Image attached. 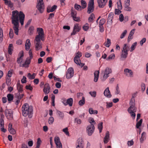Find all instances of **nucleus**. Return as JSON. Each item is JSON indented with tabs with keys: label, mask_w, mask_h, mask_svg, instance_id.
I'll return each mask as SVG.
<instances>
[{
	"label": "nucleus",
	"mask_w": 148,
	"mask_h": 148,
	"mask_svg": "<svg viewBox=\"0 0 148 148\" xmlns=\"http://www.w3.org/2000/svg\"><path fill=\"white\" fill-rule=\"evenodd\" d=\"M25 16L24 14L21 11L19 12L17 10H15L12 12V23L13 25V28L16 35H18L19 20L21 25H23Z\"/></svg>",
	"instance_id": "f257e3e1"
},
{
	"label": "nucleus",
	"mask_w": 148,
	"mask_h": 148,
	"mask_svg": "<svg viewBox=\"0 0 148 148\" xmlns=\"http://www.w3.org/2000/svg\"><path fill=\"white\" fill-rule=\"evenodd\" d=\"M22 113L23 116L26 117L28 116L29 118L32 117L33 109L32 106H29L28 104L25 103L24 104L21 108Z\"/></svg>",
	"instance_id": "f03ea898"
},
{
	"label": "nucleus",
	"mask_w": 148,
	"mask_h": 148,
	"mask_svg": "<svg viewBox=\"0 0 148 148\" xmlns=\"http://www.w3.org/2000/svg\"><path fill=\"white\" fill-rule=\"evenodd\" d=\"M37 31L38 32V34L36 35L35 37V42H41V40L44 41L45 40V34L43 29L41 28H37Z\"/></svg>",
	"instance_id": "7ed1b4c3"
},
{
	"label": "nucleus",
	"mask_w": 148,
	"mask_h": 148,
	"mask_svg": "<svg viewBox=\"0 0 148 148\" xmlns=\"http://www.w3.org/2000/svg\"><path fill=\"white\" fill-rule=\"evenodd\" d=\"M37 2L38 3L36 8L40 13H42L44 12L45 9L43 0H38Z\"/></svg>",
	"instance_id": "20e7f679"
},
{
	"label": "nucleus",
	"mask_w": 148,
	"mask_h": 148,
	"mask_svg": "<svg viewBox=\"0 0 148 148\" xmlns=\"http://www.w3.org/2000/svg\"><path fill=\"white\" fill-rule=\"evenodd\" d=\"M94 8V0H90L88 5L87 13L89 14L92 12Z\"/></svg>",
	"instance_id": "39448f33"
},
{
	"label": "nucleus",
	"mask_w": 148,
	"mask_h": 148,
	"mask_svg": "<svg viewBox=\"0 0 148 148\" xmlns=\"http://www.w3.org/2000/svg\"><path fill=\"white\" fill-rule=\"evenodd\" d=\"M112 72L111 69L108 67H107L104 73V71H103L101 73V74H103V75L102 81H105L109 77L108 75L111 73Z\"/></svg>",
	"instance_id": "423d86ee"
},
{
	"label": "nucleus",
	"mask_w": 148,
	"mask_h": 148,
	"mask_svg": "<svg viewBox=\"0 0 148 148\" xmlns=\"http://www.w3.org/2000/svg\"><path fill=\"white\" fill-rule=\"evenodd\" d=\"M95 129V127L93 124H90L88 125L86 127V132L88 135L91 136L93 133Z\"/></svg>",
	"instance_id": "0eeeda50"
},
{
	"label": "nucleus",
	"mask_w": 148,
	"mask_h": 148,
	"mask_svg": "<svg viewBox=\"0 0 148 148\" xmlns=\"http://www.w3.org/2000/svg\"><path fill=\"white\" fill-rule=\"evenodd\" d=\"M5 114L7 118L9 120L13 119V111L11 109H6L4 111Z\"/></svg>",
	"instance_id": "6e6552de"
},
{
	"label": "nucleus",
	"mask_w": 148,
	"mask_h": 148,
	"mask_svg": "<svg viewBox=\"0 0 148 148\" xmlns=\"http://www.w3.org/2000/svg\"><path fill=\"white\" fill-rule=\"evenodd\" d=\"M74 75L73 69L72 68H69L66 72V77L67 79H69L73 77Z\"/></svg>",
	"instance_id": "1a4fd4ad"
},
{
	"label": "nucleus",
	"mask_w": 148,
	"mask_h": 148,
	"mask_svg": "<svg viewBox=\"0 0 148 148\" xmlns=\"http://www.w3.org/2000/svg\"><path fill=\"white\" fill-rule=\"evenodd\" d=\"M81 28V27L79 26L78 24L77 23L75 24L73 28V31L71 33V35H73L75 34L77 32H79L80 31Z\"/></svg>",
	"instance_id": "9d476101"
},
{
	"label": "nucleus",
	"mask_w": 148,
	"mask_h": 148,
	"mask_svg": "<svg viewBox=\"0 0 148 148\" xmlns=\"http://www.w3.org/2000/svg\"><path fill=\"white\" fill-rule=\"evenodd\" d=\"M50 87L48 83L45 84L44 86L43 91L45 95L48 94L50 92Z\"/></svg>",
	"instance_id": "9b49d317"
},
{
	"label": "nucleus",
	"mask_w": 148,
	"mask_h": 148,
	"mask_svg": "<svg viewBox=\"0 0 148 148\" xmlns=\"http://www.w3.org/2000/svg\"><path fill=\"white\" fill-rule=\"evenodd\" d=\"M76 145V148H83V141L82 138H79L77 139Z\"/></svg>",
	"instance_id": "f8f14e48"
},
{
	"label": "nucleus",
	"mask_w": 148,
	"mask_h": 148,
	"mask_svg": "<svg viewBox=\"0 0 148 148\" xmlns=\"http://www.w3.org/2000/svg\"><path fill=\"white\" fill-rule=\"evenodd\" d=\"M55 143L57 148H62V145L60 141V138L58 137H55L54 138Z\"/></svg>",
	"instance_id": "ddd939ff"
},
{
	"label": "nucleus",
	"mask_w": 148,
	"mask_h": 148,
	"mask_svg": "<svg viewBox=\"0 0 148 148\" xmlns=\"http://www.w3.org/2000/svg\"><path fill=\"white\" fill-rule=\"evenodd\" d=\"M124 74L126 76L132 77L133 75V73L132 70L128 69H125L124 70Z\"/></svg>",
	"instance_id": "4468645a"
},
{
	"label": "nucleus",
	"mask_w": 148,
	"mask_h": 148,
	"mask_svg": "<svg viewBox=\"0 0 148 148\" xmlns=\"http://www.w3.org/2000/svg\"><path fill=\"white\" fill-rule=\"evenodd\" d=\"M99 8H103L106 4L107 0H97Z\"/></svg>",
	"instance_id": "2eb2a0df"
},
{
	"label": "nucleus",
	"mask_w": 148,
	"mask_h": 148,
	"mask_svg": "<svg viewBox=\"0 0 148 148\" xmlns=\"http://www.w3.org/2000/svg\"><path fill=\"white\" fill-rule=\"evenodd\" d=\"M30 59H29V57L27 58L26 59L24 63L22 64L21 65H20V66L25 68L28 67L29 66V65L30 64Z\"/></svg>",
	"instance_id": "dca6fc26"
},
{
	"label": "nucleus",
	"mask_w": 148,
	"mask_h": 148,
	"mask_svg": "<svg viewBox=\"0 0 148 148\" xmlns=\"http://www.w3.org/2000/svg\"><path fill=\"white\" fill-rule=\"evenodd\" d=\"M34 43L35 44L36 49L37 51L41 49L42 48V43L41 42H35Z\"/></svg>",
	"instance_id": "f3484780"
},
{
	"label": "nucleus",
	"mask_w": 148,
	"mask_h": 148,
	"mask_svg": "<svg viewBox=\"0 0 148 148\" xmlns=\"http://www.w3.org/2000/svg\"><path fill=\"white\" fill-rule=\"evenodd\" d=\"M74 62L76 64L79 65L81 67L83 66L84 65V64L82 63L81 62V61L80 60L79 58H77L76 57H75V58H74Z\"/></svg>",
	"instance_id": "a211bd4d"
},
{
	"label": "nucleus",
	"mask_w": 148,
	"mask_h": 148,
	"mask_svg": "<svg viewBox=\"0 0 148 148\" xmlns=\"http://www.w3.org/2000/svg\"><path fill=\"white\" fill-rule=\"evenodd\" d=\"M103 94L104 95L108 98H110L112 96L109 90V87H107L104 90Z\"/></svg>",
	"instance_id": "6ab92c4d"
},
{
	"label": "nucleus",
	"mask_w": 148,
	"mask_h": 148,
	"mask_svg": "<svg viewBox=\"0 0 148 148\" xmlns=\"http://www.w3.org/2000/svg\"><path fill=\"white\" fill-rule=\"evenodd\" d=\"M110 140V134L108 131H107L106 133V135L105 136L103 142L105 144L107 143Z\"/></svg>",
	"instance_id": "aec40b11"
},
{
	"label": "nucleus",
	"mask_w": 148,
	"mask_h": 148,
	"mask_svg": "<svg viewBox=\"0 0 148 148\" xmlns=\"http://www.w3.org/2000/svg\"><path fill=\"white\" fill-rule=\"evenodd\" d=\"M31 44L29 39H27L26 40V42L25 44V49L28 51V50L31 47Z\"/></svg>",
	"instance_id": "412c9836"
},
{
	"label": "nucleus",
	"mask_w": 148,
	"mask_h": 148,
	"mask_svg": "<svg viewBox=\"0 0 148 148\" xmlns=\"http://www.w3.org/2000/svg\"><path fill=\"white\" fill-rule=\"evenodd\" d=\"M19 54H20V57L17 58V62L18 64H21L23 60V57L24 56L23 51H21L20 53Z\"/></svg>",
	"instance_id": "4be33fe9"
},
{
	"label": "nucleus",
	"mask_w": 148,
	"mask_h": 148,
	"mask_svg": "<svg viewBox=\"0 0 148 148\" xmlns=\"http://www.w3.org/2000/svg\"><path fill=\"white\" fill-rule=\"evenodd\" d=\"M99 71H95L94 73V82H97L98 80L99 75Z\"/></svg>",
	"instance_id": "5701e85b"
},
{
	"label": "nucleus",
	"mask_w": 148,
	"mask_h": 148,
	"mask_svg": "<svg viewBox=\"0 0 148 148\" xmlns=\"http://www.w3.org/2000/svg\"><path fill=\"white\" fill-rule=\"evenodd\" d=\"M57 6L54 5L51 8L50 7H48L47 8V12H53L57 8Z\"/></svg>",
	"instance_id": "b1692460"
},
{
	"label": "nucleus",
	"mask_w": 148,
	"mask_h": 148,
	"mask_svg": "<svg viewBox=\"0 0 148 148\" xmlns=\"http://www.w3.org/2000/svg\"><path fill=\"white\" fill-rule=\"evenodd\" d=\"M128 55L127 52L126 51H122V53L121 55V60H123V58H125Z\"/></svg>",
	"instance_id": "393cba45"
},
{
	"label": "nucleus",
	"mask_w": 148,
	"mask_h": 148,
	"mask_svg": "<svg viewBox=\"0 0 148 148\" xmlns=\"http://www.w3.org/2000/svg\"><path fill=\"white\" fill-rule=\"evenodd\" d=\"M23 86L21 85L19 83H18L17 84V88L18 92H23Z\"/></svg>",
	"instance_id": "a878e982"
},
{
	"label": "nucleus",
	"mask_w": 148,
	"mask_h": 148,
	"mask_svg": "<svg viewBox=\"0 0 148 148\" xmlns=\"http://www.w3.org/2000/svg\"><path fill=\"white\" fill-rule=\"evenodd\" d=\"M34 30V27L33 26H31L29 28L28 33L29 34L31 35L33 34Z\"/></svg>",
	"instance_id": "bb28decb"
},
{
	"label": "nucleus",
	"mask_w": 148,
	"mask_h": 148,
	"mask_svg": "<svg viewBox=\"0 0 148 148\" xmlns=\"http://www.w3.org/2000/svg\"><path fill=\"white\" fill-rule=\"evenodd\" d=\"M114 15V14L112 12H111L109 14L107 19L108 22H112Z\"/></svg>",
	"instance_id": "cd10ccee"
},
{
	"label": "nucleus",
	"mask_w": 148,
	"mask_h": 148,
	"mask_svg": "<svg viewBox=\"0 0 148 148\" xmlns=\"http://www.w3.org/2000/svg\"><path fill=\"white\" fill-rule=\"evenodd\" d=\"M146 133L143 132L141 134V137L140 138V140L141 143H142L144 140L146 138Z\"/></svg>",
	"instance_id": "c85d7f7f"
},
{
	"label": "nucleus",
	"mask_w": 148,
	"mask_h": 148,
	"mask_svg": "<svg viewBox=\"0 0 148 148\" xmlns=\"http://www.w3.org/2000/svg\"><path fill=\"white\" fill-rule=\"evenodd\" d=\"M130 4L127 5H125L124 8H125V11L130 12L132 10V8L130 7Z\"/></svg>",
	"instance_id": "c756f323"
},
{
	"label": "nucleus",
	"mask_w": 148,
	"mask_h": 148,
	"mask_svg": "<svg viewBox=\"0 0 148 148\" xmlns=\"http://www.w3.org/2000/svg\"><path fill=\"white\" fill-rule=\"evenodd\" d=\"M95 18V15L93 13H92L90 14V16L88 18V21L90 22H92L94 19Z\"/></svg>",
	"instance_id": "7c9ffc66"
},
{
	"label": "nucleus",
	"mask_w": 148,
	"mask_h": 148,
	"mask_svg": "<svg viewBox=\"0 0 148 148\" xmlns=\"http://www.w3.org/2000/svg\"><path fill=\"white\" fill-rule=\"evenodd\" d=\"M13 50V45L12 44H9L8 48V52L9 54L11 55L12 54V51Z\"/></svg>",
	"instance_id": "2f4dec72"
},
{
	"label": "nucleus",
	"mask_w": 148,
	"mask_h": 148,
	"mask_svg": "<svg viewBox=\"0 0 148 148\" xmlns=\"http://www.w3.org/2000/svg\"><path fill=\"white\" fill-rule=\"evenodd\" d=\"M67 104H69L70 106H72L73 103V99L72 98H70L67 99Z\"/></svg>",
	"instance_id": "473e14b6"
},
{
	"label": "nucleus",
	"mask_w": 148,
	"mask_h": 148,
	"mask_svg": "<svg viewBox=\"0 0 148 148\" xmlns=\"http://www.w3.org/2000/svg\"><path fill=\"white\" fill-rule=\"evenodd\" d=\"M111 44V42L110 40L109 39H107V41L106 42H105L104 43V44L105 46L106 47H109Z\"/></svg>",
	"instance_id": "72a5a7b5"
},
{
	"label": "nucleus",
	"mask_w": 148,
	"mask_h": 148,
	"mask_svg": "<svg viewBox=\"0 0 148 148\" xmlns=\"http://www.w3.org/2000/svg\"><path fill=\"white\" fill-rule=\"evenodd\" d=\"M81 3L82 5V8L83 9L85 8L86 7V2L84 0H81Z\"/></svg>",
	"instance_id": "f704fd0d"
},
{
	"label": "nucleus",
	"mask_w": 148,
	"mask_h": 148,
	"mask_svg": "<svg viewBox=\"0 0 148 148\" xmlns=\"http://www.w3.org/2000/svg\"><path fill=\"white\" fill-rule=\"evenodd\" d=\"M7 97L8 101H11L14 98L13 95L11 94H8L7 95Z\"/></svg>",
	"instance_id": "c9c22d12"
},
{
	"label": "nucleus",
	"mask_w": 148,
	"mask_h": 148,
	"mask_svg": "<svg viewBox=\"0 0 148 148\" xmlns=\"http://www.w3.org/2000/svg\"><path fill=\"white\" fill-rule=\"evenodd\" d=\"M89 112L90 114H97L98 111L97 110H93L92 108H90L89 109Z\"/></svg>",
	"instance_id": "e433bc0d"
},
{
	"label": "nucleus",
	"mask_w": 148,
	"mask_h": 148,
	"mask_svg": "<svg viewBox=\"0 0 148 148\" xmlns=\"http://www.w3.org/2000/svg\"><path fill=\"white\" fill-rule=\"evenodd\" d=\"M3 39V31L2 29L0 27V43H1Z\"/></svg>",
	"instance_id": "4c0bfd02"
},
{
	"label": "nucleus",
	"mask_w": 148,
	"mask_h": 148,
	"mask_svg": "<svg viewBox=\"0 0 148 148\" xmlns=\"http://www.w3.org/2000/svg\"><path fill=\"white\" fill-rule=\"evenodd\" d=\"M85 103V98L84 97H82V99L79 102V106H82Z\"/></svg>",
	"instance_id": "58836bf2"
},
{
	"label": "nucleus",
	"mask_w": 148,
	"mask_h": 148,
	"mask_svg": "<svg viewBox=\"0 0 148 148\" xmlns=\"http://www.w3.org/2000/svg\"><path fill=\"white\" fill-rule=\"evenodd\" d=\"M134 98V97L133 96L132 97L131 99L130 102V106L135 105V101Z\"/></svg>",
	"instance_id": "ea45409f"
},
{
	"label": "nucleus",
	"mask_w": 148,
	"mask_h": 148,
	"mask_svg": "<svg viewBox=\"0 0 148 148\" xmlns=\"http://www.w3.org/2000/svg\"><path fill=\"white\" fill-rule=\"evenodd\" d=\"M57 114L62 119L64 117V114L63 112H62L59 111L57 110Z\"/></svg>",
	"instance_id": "a19ab883"
},
{
	"label": "nucleus",
	"mask_w": 148,
	"mask_h": 148,
	"mask_svg": "<svg viewBox=\"0 0 148 148\" xmlns=\"http://www.w3.org/2000/svg\"><path fill=\"white\" fill-rule=\"evenodd\" d=\"M6 5H8V6L11 8L13 7V5L12 3L10 1H8L6 3H5Z\"/></svg>",
	"instance_id": "79ce46f5"
},
{
	"label": "nucleus",
	"mask_w": 148,
	"mask_h": 148,
	"mask_svg": "<svg viewBox=\"0 0 148 148\" xmlns=\"http://www.w3.org/2000/svg\"><path fill=\"white\" fill-rule=\"evenodd\" d=\"M142 122H143V119H141L138 122L136 123V127L137 128H138L141 125V124L142 123Z\"/></svg>",
	"instance_id": "37998d69"
},
{
	"label": "nucleus",
	"mask_w": 148,
	"mask_h": 148,
	"mask_svg": "<svg viewBox=\"0 0 148 148\" xmlns=\"http://www.w3.org/2000/svg\"><path fill=\"white\" fill-rule=\"evenodd\" d=\"M9 36L11 38H13L14 36V33L13 29L10 28V32L9 33Z\"/></svg>",
	"instance_id": "c03bdc74"
},
{
	"label": "nucleus",
	"mask_w": 148,
	"mask_h": 148,
	"mask_svg": "<svg viewBox=\"0 0 148 148\" xmlns=\"http://www.w3.org/2000/svg\"><path fill=\"white\" fill-rule=\"evenodd\" d=\"M137 45V42H135L133 43L131 47V51H133L135 48L136 47Z\"/></svg>",
	"instance_id": "a18cd8bd"
},
{
	"label": "nucleus",
	"mask_w": 148,
	"mask_h": 148,
	"mask_svg": "<svg viewBox=\"0 0 148 148\" xmlns=\"http://www.w3.org/2000/svg\"><path fill=\"white\" fill-rule=\"evenodd\" d=\"M115 56L114 53L110 55L107 59V60H111L112 59H114L115 58Z\"/></svg>",
	"instance_id": "49530a36"
},
{
	"label": "nucleus",
	"mask_w": 148,
	"mask_h": 148,
	"mask_svg": "<svg viewBox=\"0 0 148 148\" xmlns=\"http://www.w3.org/2000/svg\"><path fill=\"white\" fill-rule=\"evenodd\" d=\"M129 47L127 46V45L126 44H125L124 45V47L122 51H126V52H127L129 51Z\"/></svg>",
	"instance_id": "de8ad7c7"
},
{
	"label": "nucleus",
	"mask_w": 148,
	"mask_h": 148,
	"mask_svg": "<svg viewBox=\"0 0 148 148\" xmlns=\"http://www.w3.org/2000/svg\"><path fill=\"white\" fill-rule=\"evenodd\" d=\"M106 20L104 18L101 19L99 22V26H102L105 23Z\"/></svg>",
	"instance_id": "09e8293b"
},
{
	"label": "nucleus",
	"mask_w": 148,
	"mask_h": 148,
	"mask_svg": "<svg viewBox=\"0 0 148 148\" xmlns=\"http://www.w3.org/2000/svg\"><path fill=\"white\" fill-rule=\"evenodd\" d=\"M89 93L92 97H95L96 96V92L95 91L92 92L90 91L89 92Z\"/></svg>",
	"instance_id": "8fccbe9b"
},
{
	"label": "nucleus",
	"mask_w": 148,
	"mask_h": 148,
	"mask_svg": "<svg viewBox=\"0 0 148 148\" xmlns=\"http://www.w3.org/2000/svg\"><path fill=\"white\" fill-rule=\"evenodd\" d=\"M71 16L73 18L76 16L77 12L73 9L71 10Z\"/></svg>",
	"instance_id": "3c124183"
},
{
	"label": "nucleus",
	"mask_w": 148,
	"mask_h": 148,
	"mask_svg": "<svg viewBox=\"0 0 148 148\" xmlns=\"http://www.w3.org/2000/svg\"><path fill=\"white\" fill-rule=\"evenodd\" d=\"M54 121V118L53 117H50L49 119L48 123L49 124H51L53 123Z\"/></svg>",
	"instance_id": "603ef678"
},
{
	"label": "nucleus",
	"mask_w": 148,
	"mask_h": 148,
	"mask_svg": "<svg viewBox=\"0 0 148 148\" xmlns=\"http://www.w3.org/2000/svg\"><path fill=\"white\" fill-rule=\"evenodd\" d=\"M74 7L75 9L77 10H79V9H80V10H81L82 8L81 6L80 5L77 4H75Z\"/></svg>",
	"instance_id": "864d4df0"
},
{
	"label": "nucleus",
	"mask_w": 148,
	"mask_h": 148,
	"mask_svg": "<svg viewBox=\"0 0 148 148\" xmlns=\"http://www.w3.org/2000/svg\"><path fill=\"white\" fill-rule=\"evenodd\" d=\"M11 79L10 77H7L6 79V83L8 85H10L11 82Z\"/></svg>",
	"instance_id": "5fc2aeb1"
},
{
	"label": "nucleus",
	"mask_w": 148,
	"mask_h": 148,
	"mask_svg": "<svg viewBox=\"0 0 148 148\" xmlns=\"http://www.w3.org/2000/svg\"><path fill=\"white\" fill-rule=\"evenodd\" d=\"M63 131L67 135H69V132L68 131V129L67 127H66L63 129Z\"/></svg>",
	"instance_id": "6e6d98bb"
},
{
	"label": "nucleus",
	"mask_w": 148,
	"mask_h": 148,
	"mask_svg": "<svg viewBox=\"0 0 148 148\" xmlns=\"http://www.w3.org/2000/svg\"><path fill=\"white\" fill-rule=\"evenodd\" d=\"M42 143V141L40 138H38L37 139V141L36 143V146H40V145Z\"/></svg>",
	"instance_id": "4d7b16f0"
},
{
	"label": "nucleus",
	"mask_w": 148,
	"mask_h": 148,
	"mask_svg": "<svg viewBox=\"0 0 148 148\" xmlns=\"http://www.w3.org/2000/svg\"><path fill=\"white\" fill-rule=\"evenodd\" d=\"M119 4L118 2L117 3V8L118 9L121 10L122 9V7L121 4V0H119Z\"/></svg>",
	"instance_id": "13d9d810"
},
{
	"label": "nucleus",
	"mask_w": 148,
	"mask_h": 148,
	"mask_svg": "<svg viewBox=\"0 0 148 148\" xmlns=\"http://www.w3.org/2000/svg\"><path fill=\"white\" fill-rule=\"evenodd\" d=\"M135 112L132 111V112H129L130 114L131 117H132L133 119H134L135 118L136 114L135 113Z\"/></svg>",
	"instance_id": "bf43d9fd"
},
{
	"label": "nucleus",
	"mask_w": 148,
	"mask_h": 148,
	"mask_svg": "<svg viewBox=\"0 0 148 148\" xmlns=\"http://www.w3.org/2000/svg\"><path fill=\"white\" fill-rule=\"evenodd\" d=\"M127 33V31L126 30H124L122 34H121V36H120V38L121 39H122L124 37V36H125V35L126 34V33Z\"/></svg>",
	"instance_id": "052dcab7"
},
{
	"label": "nucleus",
	"mask_w": 148,
	"mask_h": 148,
	"mask_svg": "<svg viewBox=\"0 0 148 148\" xmlns=\"http://www.w3.org/2000/svg\"><path fill=\"white\" fill-rule=\"evenodd\" d=\"M21 93L22 92H18L16 94L15 96V97L17 98V99H20V93Z\"/></svg>",
	"instance_id": "680f3d73"
},
{
	"label": "nucleus",
	"mask_w": 148,
	"mask_h": 148,
	"mask_svg": "<svg viewBox=\"0 0 148 148\" xmlns=\"http://www.w3.org/2000/svg\"><path fill=\"white\" fill-rule=\"evenodd\" d=\"M13 71L12 70H10L8 71L7 74L8 77H11Z\"/></svg>",
	"instance_id": "e2e57ef3"
},
{
	"label": "nucleus",
	"mask_w": 148,
	"mask_h": 148,
	"mask_svg": "<svg viewBox=\"0 0 148 148\" xmlns=\"http://www.w3.org/2000/svg\"><path fill=\"white\" fill-rule=\"evenodd\" d=\"M82 56V53L79 51H78L76 53V55L75 57H76L77 58H80Z\"/></svg>",
	"instance_id": "0e129e2a"
},
{
	"label": "nucleus",
	"mask_w": 148,
	"mask_h": 148,
	"mask_svg": "<svg viewBox=\"0 0 148 148\" xmlns=\"http://www.w3.org/2000/svg\"><path fill=\"white\" fill-rule=\"evenodd\" d=\"M141 87L142 91H144L145 90V84L143 83H142L141 85Z\"/></svg>",
	"instance_id": "69168bd1"
},
{
	"label": "nucleus",
	"mask_w": 148,
	"mask_h": 148,
	"mask_svg": "<svg viewBox=\"0 0 148 148\" xmlns=\"http://www.w3.org/2000/svg\"><path fill=\"white\" fill-rule=\"evenodd\" d=\"M8 130L12 134H14L16 133L15 130L13 128L10 129Z\"/></svg>",
	"instance_id": "338daca9"
},
{
	"label": "nucleus",
	"mask_w": 148,
	"mask_h": 148,
	"mask_svg": "<svg viewBox=\"0 0 148 148\" xmlns=\"http://www.w3.org/2000/svg\"><path fill=\"white\" fill-rule=\"evenodd\" d=\"M120 9H116L115 10V14H119L121 12Z\"/></svg>",
	"instance_id": "774afa93"
}]
</instances>
